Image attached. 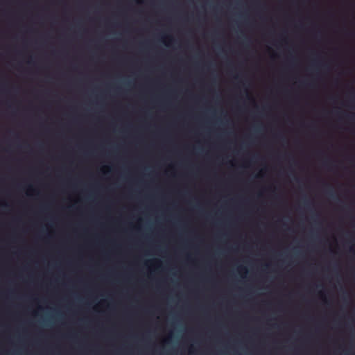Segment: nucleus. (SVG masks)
<instances>
[{
  "label": "nucleus",
  "instance_id": "4",
  "mask_svg": "<svg viewBox=\"0 0 355 355\" xmlns=\"http://www.w3.org/2000/svg\"><path fill=\"white\" fill-rule=\"evenodd\" d=\"M352 101L355 103V93L352 95Z\"/></svg>",
  "mask_w": 355,
  "mask_h": 355
},
{
  "label": "nucleus",
  "instance_id": "3",
  "mask_svg": "<svg viewBox=\"0 0 355 355\" xmlns=\"http://www.w3.org/2000/svg\"><path fill=\"white\" fill-rule=\"evenodd\" d=\"M241 270H243L245 272H247V270L245 267H240Z\"/></svg>",
  "mask_w": 355,
  "mask_h": 355
},
{
  "label": "nucleus",
  "instance_id": "1",
  "mask_svg": "<svg viewBox=\"0 0 355 355\" xmlns=\"http://www.w3.org/2000/svg\"><path fill=\"white\" fill-rule=\"evenodd\" d=\"M345 116L349 119H353L354 115L345 114Z\"/></svg>",
  "mask_w": 355,
  "mask_h": 355
},
{
  "label": "nucleus",
  "instance_id": "5",
  "mask_svg": "<svg viewBox=\"0 0 355 355\" xmlns=\"http://www.w3.org/2000/svg\"><path fill=\"white\" fill-rule=\"evenodd\" d=\"M329 195L331 196V197H334V193L332 191H330L329 193Z\"/></svg>",
  "mask_w": 355,
  "mask_h": 355
},
{
  "label": "nucleus",
  "instance_id": "2",
  "mask_svg": "<svg viewBox=\"0 0 355 355\" xmlns=\"http://www.w3.org/2000/svg\"><path fill=\"white\" fill-rule=\"evenodd\" d=\"M330 164H331V162H329V161H325V162H324V165H326V166H329V165H330Z\"/></svg>",
  "mask_w": 355,
  "mask_h": 355
},
{
  "label": "nucleus",
  "instance_id": "6",
  "mask_svg": "<svg viewBox=\"0 0 355 355\" xmlns=\"http://www.w3.org/2000/svg\"><path fill=\"white\" fill-rule=\"evenodd\" d=\"M168 37V39H169V40H170V41H173V37H171V36H170V37Z\"/></svg>",
  "mask_w": 355,
  "mask_h": 355
}]
</instances>
